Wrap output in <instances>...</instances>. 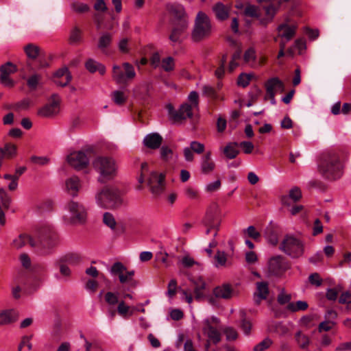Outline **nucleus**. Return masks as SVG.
I'll return each mask as SVG.
<instances>
[{"instance_id":"f257e3e1","label":"nucleus","mask_w":351,"mask_h":351,"mask_svg":"<svg viewBox=\"0 0 351 351\" xmlns=\"http://www.w3.org/2000/svg\"><path fill=\"white\" fill-rule=\"evenodd\" d=\"M343 162L338 154L327 152L322 154L319 163V171L326 178L336 180L343 174Z\"/></svg>"},{"instance_id":"f03ea898","label":"nucleus","mask_w":351,"mask_h":351,"mask_svg":"<svg viewBox=\"0 0 351 351\" xmlns=\"http://www.w3.org/2000/svg\"><path fill=\"white\" fill-rule=\"evenodd\" d=\"M94 169L99 174L98 182L105 183L117 175V165L110 157L98 156L93 162Z\"/></svg>"},{"instance_id":"7ed1b4c3","label":"nucleus","mask_w":351,"mask_h":351,"mask_svg":"<svg viewBox=\"0 0 351 351\" xmlns=\"http://www.w3.org/2000/svg\"><path fill=\"white\" fill-rule=\"evenodd\" d=\"M212 34V24L208 16L200 11L197 14L191 32V39L199 42L208 38Z\"/></svg>"},{"instance_id":"20e7f679","label":"nucleus","mask_w":351,"mask_h":351,"mask_svg":"<svg viewBox=\"0 0 351 351\" xmlns=\"http://www.w3.org/2000/svg\"><path fill=\"white\" fill-rule=\"evenodd\" d=\"M97 204L105 208H114L121 204L119 190L115 186H106L95 195Z\"/></svg>"},{"instance_id":"39448f33","label":"nucleus","mask_w":351,"mask_h":351,"mask_svg":"<svg viewBox=\"0 0 351 351\" xmlns=\"http://www.w3.org/2000/svg\"><path fill=\"white\" fill-rule=\"evenodd\" d=\"M280 249L292 258H299L304 254V243L299 239L287 235L282 240Z\"/></svg>"},{"instance_id":"423d86ee","label":"nucleus","mask_w":351,"mask_h":351,"mask_svg":"<svg viewBox=\"0 0 351 351\" xmlns=\"http://www.w3.org/2000/svg\"><path fill=\"white\" fill-rule=\"evenodd\" d=\"M69 215L64 216L65 220L72 224L84 223L86 219V210L84 206L74 201H70L65 207Z\"/></svg>"},{"instance_id":"0eeeda50","label":"nucleus","mask_w":351,"mask_h":351,"mask_svg":"<svg viewBox=\"0 0 351 351\" xmlns=\"http://www.w3.org/2000/svg\"><path fill=\"white\" fill-rule=\"evenodd\" d=\"M135 76L134 68L128 62L123 63L122 66L114 65L112 67V77L118 84H126Z\"/></svg>"},{"instance_id":"6e6552de","label":"nucleus","mask_w":351,"mask_h":351,"mask_svg":"<svg viewBox=\"0 0 351 351\" xmlns=\"http://www.w3.org/2000/svg\"><path fill=\"white\" fill-rule=\"evenodd\" d=\"M199 110L195 109L189 103L186 102L180 105L178 110H175L172 106H168V112L170 119L175 123H182L187 119L191 120L195 114Z\"/></svg>"},{"instance_id":"1a4fd4ad","label":"nucleus","mask_w":351,"mask_h":351,"mask_svg":"<svg viewBox=\"0 0 351 351\" xmlns=\"http://www.w3.org/2000/svg\"><path fill=\"white\" fill-rule=\"evenodd\" d=\"M59 241L58 233L51 228H47L42 232L39 244L36 248L40 249L42 253H46L47 250L55 246Z\"/></svg>"},{"instance_id":"9d476101","label":"nucleus","mask_w":351,"mask_h":351,"mask_svg":"<svg viewBox=\"0 0 351 351\" xmlns=\"http://www.w3.org/2000/svg\"><path fill=\"white\" fill-rule=\"evenodd\" d=\"M221 221V210L217 204H213L207 210L204 223L205 226L210 228H217L219 229Z\"/></svg>"},{"instance_id":"9b49d317","label":"nucleus","mask_w":351,"mask_h":351,"mask_svg":"<svg viewBox=\"0 0 351 351\" xmlns=\"http://www.w3.org/2000/svg\"><path fill=\"white\" fill-rule=\"evenodd\" d=\"M110 272L112 275L118 276L121 284L132 280V277L134 275V270L128 271L126 267L121 262L114 263L112 265Z\"/></svg>"},{"instance_id":"f8f14e48","label":"nucleus","mask_w":351,"mask_h":351,"mask_svg":"<svg viewBox=\"0 0 351 351\" xmlns=\"http://www.w3.org/2000/svg\"><path fill=\"white\" fill-rule=\"evenodd\" d=\"M289 268L288 263L282 256H275L271 257L268 262V269L269 272L275 276L280 275Z\"/></svg>"},{"instance_id":"ddd939ff","label":"nucleus","mask_w":351,"mask_h":351,"mask_svg":"<svg viewBox=\"0 0 351 351\" xmlns=\"http://www.w3.org/2000/svg\"><path fill=\"white\" fill-rule=\"evenodd\" d=\"M173 25L169 38L173 45L181 43L183 40L182 36L188 29L189 21L182 20L179 23H173Z\"/></svg>"},{"instance_id":"4468645a","label":"nucleus","mask_w":351,"mask_h":351,"mask_svg":"<svg viewBox=\"0 0 351 351\" xmlns=\"http://www.w3.org/2000/svg\"><path fill=\"white\" fill-rule=\"evenodd\" d=\"M147 184L152 193L158 195L164 190L165 176L162 173L158 174L157 172L153 171L149 174Z\"/></svg>"},{"instance_id":"2eb2a0df","label":"nucleus","mask_w":351,"mask_h":351,"mask_svg":"<svg viewBox=\"0 0 351 351\" xmlns=\"http://www.w3.org/2000/svg\"><path fill=\"white\" fill-rule=\"evenodd\" d=\"M68 163L75 169H82L88 165L89 160L86 154L82 152H74L67 156Z\"/></svg>"},{"instance_id":"dca6fc26","label":"nucleus","mask_w":351,"mask_h":351,"mask_svg":"<svg viewBox=\"0 0 351 351\" xmlns=\"http://www.w3.org/2000/svg\"><path fill=\"white\" fill-rule=\"evenodd\" d=\"M59 104V96L56 94L52 95L49 103L40 108L38 114L43 117H49L56 114L58 112Z\"/></svg>"},{"instance_id":"f3484780","label":"nucleus","mask_w":351,"mask_h":351,"mask_svg":"<svg viewBox=\"0 0 351 351\" xmlns=\"http://www.w3.org/2000/svg\"><path fill=\"white\" fill-rule=\"evenodd\" d=\"M267 95L271 99V102L275 104V95L276 90L281 93L285 90V85L278 77L269 78L265 84Z\"/></svg>"},{"instance_id":"a211bd4d","label":"nucleus","mask_w":351,"mask_h":351,"mask_svg":"<svg viewBox=\"0 0 351 351\" xmlns=\"http://www.w3.org/2000/svg\"><path fill=\"white\" fill-rule=\"evenodd\" d=\"M280 227L272 221L265 228L264 235L267 241L272 245H276L278 243V237L281 234Z\"/></svg>"},{"instance_id":"6ab92c4d","label":"nucleus","mask_w":351,"mask_h":351,"mask_svg":"<svg viewBox=\"0 0 351 351\" xmlns=\"http://www.w3.org/2000/svg\"><path fill=\"white\" fill-rule=\"evenodd\" d=\"M215 163L212 159L211 151H208L202 156L200 160V170L202 173L208 175L211 173L215 169Z\"/></svg>"},{"instance_id":"aec40b11","label":"nucleus","mask_w":351,"mask_h":351,"mask_svg":"<svg viewBox=\"0 0 351 351\" xmlns=\"http://www.w3.org/2000/svg\"><path fill=\"white\" fill-rule=\"evenodd\" d=\"M302 197V192L300 188L295 186L292 188L288 195H283L281 197V203L283 206H291Z\"/></svg>"},{"instance_id":"412c9836","label":"nucleus","mask_w":351,"mask_h":351,"mask_svg":"<svg viewBox=\"0 0 351 351\" xmlns=\"http://www.w3.org/2000/svg\"><path fill=\"white\" fill-rule=\"evenodd\" d=\"M202 330L206 335L213 343L217 344L221 341V334L219 330L214 326H210L208 321L203 322Z\"/></svg>"},{"instance_id":"4be33fe9","label":"nucleus","mask_w":351,"mask_h":351,"mask_svg":"<svg viewBox=\"0 0 351 351\" xmlns=\"http://www.w3.org/2000/svg\"><path fill=\"white\" fill-rule=\"evenodd\" d=\"M29 243L32 247H36L37 243L35 242L28 234H21L13 239L11 245L13 248L19 250Z\"/></svg>"},{"instance_id":"5701e85b","label":"nucleus","mask_w":351,"mask_h":351,"mask_svg":"<svg viewBox=\"0 0 351 351\" xmlns=\"http://www.w3.org/2000/svg\"><path fill=\"white\" fill-rule=\"evenodd\" d=\"M143 143L147 148L156 149L160 147L162 137L158 133H151L145 136Z\"/></svg>"},{"instance_id":"b1692460","label":"nucleus","mask_w":351,"mask_h":351,"mask_svg":"<svg viewBox=\"0 0 351 351\" xmlns=\"http://www.w3.org/2000/svg\"><path fill=\"white\" fill-rule=\"evenodd\" d=\"M269 295V285L267 282H256V291L254 298L256 304H259L261 301L267 299Z\"/></svg>"},{"instance_id":"393cba45","label":"nucleus","mask_w":351,"mask_h":351,"mask_svg":"<svg viewBox=\"0 0 351 351\" xmlns=\"http://www.w3.org/2000/svg\"><path fill=\"white\" fill-rule=\"evenodd\" d=\"M277 30L278 32V36L285 39L286 42L290 40L295 35L296 26L294 25H288L283 23L280 25Z\"/></svg>"},{"instance_id":"a878e982","label":"nucleus","mask_w":351,"mask_h":351,"mask_svg":"<svg viewBox=\"0 0 351 351\" xmlns=\"http://www.w3.org/2000/svg\"><path fill=\"white\" fill-rule=\"evenodd\" d=\"M233 289L229 284H223L213 289V294L217 298L228 300L232 296Z\"/></svg>"},{"instance_id":"bb28decb","label":"nucleus","mask_w":351,"mask_h":351,"mask_svg":"<svg viewBox=\"0 0 351 351\" xmlns=\"http://www.w3.org/2000/svg\"><path fill=\"white\" fill-rule=\"evenodd\" d=\"M55 83L60 86H66L71 80V75L66 67H63L58 70L55 73Z\"/></svg>"},{"instance_id":"cd10ccee","label":"nucleus","mask_w":351,"mask_h":351,"mask_svg":"<svg viewBox=\"0 0 351 351\" xmlns=\"http://www.w3.org/2000/svg\"><path fill=\"white\" fill-rule=\"evenodd\" d=\"M81 187L80 180L77 176H72L65 182L66 192L71 196H76Z\"/></svg>"},{"instance_id":"c85d7f7f","label":"nucleus","mask_w":351,"mask_h":351,"mask_svg":"<svg viewBox=\"0 0 351 351\" xmlns=\"http://www.w3.org/2000/svg\"><path fill=\"white\" fill-rule=\"evenodd\" d=\"M194 285V293L195 300H198L204 297V290L206 289V282L202 277L191 279Z\"/></svg>"},{"instance_id":"c756f323","label":"nucleus","mask_w":351,"mask_h":351,"mask_svg":"<svg viewBox=\"0 0 351 351\" xmlns=\"http://www.w3.org/2000/svg\"><path fill=\"white\" fill-rule=\"evenodd\" d=\"M85 68L90 73H94L96 71H98L101 75H103L106 73L105 66L92 58H89L85 62Z\"/></svg>"},{"instance_id":"7c9ffc66","label":"nucleus","mask_w":351,"mask_h":351,"mask_svg":"<svg viewBox=\"0 0 351 351\" xmlns=\"http://www.w3.org/2000/svg\"><path fill=\"white\" fill-rule=\"evenodd\" d=\"M214 258L216 267H227L232 265V262L228 259V254L223 251L218 250Z\"/></svg>"},{"instance_id":"2f4dec72","label":"nucleus","mask_w":351,"mask_h":351,"mask_svg":"<svg viewBox=\"0 0 351 351\" xmlns=\"http://www.w3.org/2000/svg\"><path fill=\"white\" fill-rule=\"evenodd\" d=\"M216 18L219 21H224L229 16V10L222 3H217L213 8Z\"/></svg>"},{"instance_id":"473e14b6","label":"nucleus","mask_w":351,"mask_h":351,"mask_svg":"<svg viewBox=\"0 0 351 351\" xmlns=\"http://www.w3.org/2000/svg\"><path fill=\"white\" fill-rule=\"evenodd\" d=\"M17 319V313L13 310L0 312V325L8 324Z\"/></svg>"},{"instance_id":"72a5a7b5","label":"nucleus","mask_w":351,"mask_h":351,"mask_svg":"<svg viewBox=\"0 0 351 351\" xmlns=\"http://www.w3.org/2000/svg\"><path fill=\"white\" fill-rule=\"evenodd\" d=\"M238 144L237 143H228L223 149V154L228 159H234L239 154V151L237 149Z\"/></svg>"},{"instance_id":"f704fd0d","label":"nucleus","mask_w":351,"mask_h":351,"mask_svg":"<svg viewBox=\"0 0 351 351\" xmlns=\"http://www.w3.org/2000/svg\"><path fill=\"white\" fill-rule=\"evenodd\" d=\"M308 304L306 301L298 300L296 302H291L287 304V309L291 312H298L306 311Z\"/></svg>"},{"instance_id":"c9c22d12","label":"nucleus","mask_w":351,"mask_h":351,"mask_svg":"<svg viewBox=\"0 0 351 351\" xmlns=\"http://www.w3.org/2000/svg\"><path fill=\"white\" fill-rule=\"evenodd\" d=\"M171 11L175 17L173 23H179L182 20L189 21L185 10L182 7H173Z\"/></svg>"},{"instance_id":"e433bc0d","label":"nucleus","mask_w":351,"mask_h":351,"mask_svg":"<svg viewBox=\"0 0 351 351\" xmlns=\"http://www.w3.org/2000/svg\"><path fill=\"white\" fill-rule=\"evenodd\" d=\"M295 338L300 348L306 349L309 346L310 339L308 337L303 334L301 331H298L295 333Z\"/></svg>"},{"instance_id":"4c0bfd02","label":"nucleus","mask_w":351,"mask_h":351,"mask_svg":"<svg viewBox=\"0 0 351 351\" xmlns=\"http://www.w3.org/2000/svg\"><path fill=\"white\" fill-rule=\"evenodd\" d=\"M0 199L1 202V208L8 210L12 204L11 196L5 191L3 188H0Z\"/></svg>"},{"instance_id":"58836bf2","label":"nucleus","mask_w":351,"mask_h":351,"mask_svg":"<svg viewBox=\"0 0 351 351\" xmlns=\"http://www.w3.org/2000/svg\"><path fill=\"white\" fill-rule=\"evenodd\" d=\"M24 51L29 58L34 60L38 56L40 48L34 44L29 43L24 47Z\"/></svg>"},{"instance_id":"ea45409f","label":"nucleus","mask_w":351,"mask_h":351,"mask_svg":"<svg viewBox=\"0 0 351 351\" xmlns=\"http://www.w3.org/2000/svg\"><path fill=\"white\" fill-rule=\"evenodd\" d=\"M112 42V35L110 33H104L99 38L98 48L102 51L108 47Z\"/></svg>"},{"instance_id":"a19ab883","label":"nucleus","mask_w":351,"mask_h":351,"mask_svg":"<svg viewBox=\"0 0 351 351\" xmlns=\"http://www.w3.org/2000/svg\"><path fill=\"white\" fill-rule=\"evenodd\" d=\"M81 260L79 254L76 253H69L65 254L60 258L61 263H64L68 265H76L80 263Z\"/></svg>"},{"instance_id":"79ce46f5","label":"nucleus","mask_w":351,"mask_h":351,"mask_svg":"<svg viewBox=\"0 0 351 351\" xmlns=\"http://www.w3.org/2000/svg\"><path fill=\"white\" fill-rule=\"evenodd\" d=\"M130 307L127 305L123 300L119 302L117 306V313L123 318H128L133 314L132 311H130Z\"/></svg>"},{"instance_id":"37998d69","label":"nucleus","mask_w":351,"mask_h":351,"mask_svg":"<svg viewBox=\"0 0 351 351\" xmlns=\"http://www.w3.org/2000/svg\"><path fill=\"white\" fill-rule=\"evenodd\" d=\"M244 237H248L255 241L261 237V233L257 231L254 226H250L242 230Z\"/></svg>"},{"instance_id":"c03bdc74","label":"nucleus","mask_w":351,"mask_h":351,"mask_svg":"<svg viewBox=\"0 0 351 351\" xmlns=\"http://www.w3.org/2000/svg\"><path fill=\"white\" fill-rule=\"evenodd\" d=\"M94 21L97 29H112L113 28L112 25H108L104 23V16L101 14H96L94 16Z\"/></svg>"},{"instance_id":"a18cd8bd","label":"nucleus","mask_w":351,"mask_h":351,"mask_svg":"<svg viewBox=\"0 0 351 351\" xmlns=\"http://www.w3.org/2000/svg\"><path fill=\"white\" fill-rule=\"evenodd\" d=\"M81 40L82 31L77 27H74L70 32L69 43L74 45L80 43Z\"/></svg>"},{"instance_id":"49530a36","label":"nucleus","mask_w":351,"mask_h":351,"mask_svg":"<svg viewBox=\"0 0 351 351\" xmlns=\"http://www.w3.org/2000/svg\"><path fill=\"white\" fill-rule=\"evenodd\" d=\"M112 101L119 106L123 105L127 99L124 93L120 90H115L111 94Z\"/></svg>"},{"instance_id":"de8ad7c7","label":"nucleus","mask_w":351,"mask_h":351,"mask_svg":"<svg viewBox=\"0 0 351 351\" xmlns=\"http://www.w3.org/2000/svg\"><path fill=\"white\" fill-rule=\"evenodd\" d=\"M259 9L254 5L249 4L244 9V14L247 16L258 18L260 16Z\"/></svg>"},{"instance_id":"09e8293b","label":"nucleus","mask_w":351,"mask_h":351,"mask_svg":"<svg viewBox=\"0 0 351 351\" xmlns=\"http://www.w3.org/2000/svg\"><path fill=\"white\" fill-rule=\"evenodd\" d=\"M16 71V67L10 62H8L0 67L1 75L9 76Z\"/></svg>"},{"instance_id":"8fccbe9b","label":"nucleus","mask_w":351,"mask_h":351,"mask_svg":"<svg viewBox=\"0 0 351 351\" xmlns=\"http://www.w3.org/2000/svg\"><path fill=\"white\" fill-rule=\"evenodd\" d=\"M41 78L40 75L35 73L27 80V85L30 89L36 90Z\"/></svg>"},{"instance_id":"3c124183","label":"nucleus","mask_w":351,"mask_h":351,"mask_svg":"<svg viewBox=\"0 0 351 351\" xmlns=\"http://www.w3.org/2000/svg\"><path fill=\"white\" fill-rule=\"evenodd\" d=\"M161 66L165 71H171L174 69V60L172 57H167L161 61Z\"/></svg>"},{"instance_id":"603ef678","label":"nucleus","mask_w":351,"mask_h":351,"mask_svg":"<svg viewBox=\"0 0 351 351\" xmlns=\"http://www.w3.org/2000/svg\"><path fill=\"white\" fill-rule=\"evenodd\" d=\"M3 151L5 158H12L16 154V147L14 145L7 144L3 148H0Z\"/></svg>"},{"instance_id":"864d4df0","label":"nucleus","mask_w":351,"mask_h":351,"mask_svg":"<svg viewBox=\"0 0 351 351\" xmlns=\"http://www.w3.org/2000/svg\"><path fill=\"white\" fill-rule=\"evenodd\" d=\"M265 10L267 19L261 20V23L262 24H266L267 21H271L276 13V8L273 5H269L268 6L265 7Z\"/></svg>"},{"instance_id":"5fc2aeb1","label":"nucleus","mask_w":351,"mask_h":351,"mask_svg":"<svg viewBox=\"0 0 351 351\" xmlns=\"http://www.w3.org/2000/svg\"><path fill=\"white\" fill-rule=\"evenodd\" d=\"M105 301L111 306L119 304L118 293L108 291L105 294Z\"/></svg>"},{"instance_id":"6e6d98bb","label":"nucleus","mask_w":351,"mask_h":351,"mask_svg":"<svg viewBox=\"0 0 351 351\" xmlns=\"http://www.w3.org/2000/svg\"><path fill=\"white\" fill-rule=\"evenodd\" d=\"M104 223L111 229H114L116 221L113 215L110 213H105L103 216Z\"/></svg>"},{"instance_id":"4d7b16f0","label":"nucleus","mask_w":351,"mask_h":351,"mask_svg":"<svg viewBox=\"0 0 351 351\" xmlns=\"http://www.w3.org/2000/svg\"><path fill=\"white\" fill-rule=\"evenodd\" d=\"M272 344V341L269 338H265L261 342L254 347V351H264L269 348Z\"/></svg>"},{"instance_id":"13d9d810","label":"nucleus","mask_w":351,"mask_h":351,"mask_svg":"<svg viewBox=\"0 0 351 351\" xmlns=\"http://www.w3.org/2000/svg\"><path fill=\"white\" fill-rule=\"evenodd\" d=\"M188 100L190 102L189 105L199 110V95L196 91H191L189 93Z\"/></svg>"},{"instance_id":"bf43d9fd","label":"nucleus","mask_w":351,"mask_h":351,"mask_svg":"<svg viewBox=\"0 0 351 351\" xmlns=\"http://www.w3.org/2000/svg\"><path fill=\"white\" fill-rule=\"evenodd\" d=\"M335 322L332 320H325L321 322L318 326V331L322 332L323 331H329L335 325Z\"/></svg>"},{"instance_id":"052dcab7","label":"nucleus","mask_w":351,"mask_h":351,"mask_svg":"<svg viewBox=\"0 0 351 351\" xmlns=\"http://www.w3.org/2000/svg\"><path fill=\"white\" fill-rule=\"evenodd\" d=\"M190 147L193 150V152H195L197 154H202L205 149L204 145L203 143H202L199 141H193L191 142Z\"/></svg>"},{"instance_id":"680f3d73","label":"nucleus","mask_w":351,"mask_h":351,"mask_svg":"<svg viewBox=\"0 0 351 351\" xmlns=\"http://www.w3.org/2000/svg\"><path fill=\"white\" fill-rule=\"evenodd\" d=\"M32 101L29 98H25L15 104V109L17 110H27L32 105Z\"/></svg>"},{"instance_id":"e2e57ef3","label":"nucleus","mask_w":351,"mask_h":351,"mask_svg":"<svg viewBox=\"0 0 351 351\" xmlns=\"http://www.w3.org/2000/svg\"><path fill=\"white\" fill-rule=\"evenodd\" d=\"M251 80V75L245 73H241L239 75L237 84L239 86H242L243 88L247 86Z\"/></svg>"},{"instance_id":"0e129e2a","label":"nucleus","mask_w":351,"mask_h":351,"mask_svg":"<svg viewBox=\"0 0 351 351\" xmlns=\"http://www.w3.org/2000/svg\"><path fill=\"white\" fill-rule=\"evenodd\" d=\"M72 9L78 13H84L88 11L89 7L87 4L75 2L72 4Z\"/></svg>"},{"instance_id":"69168bd1","label":"nucleus","mask_w":351,"mask_h":351,"mask_svg":"<svg viewBox=\"0 0 351 351\" xmlns=\"http://www.w3.org/2000/svg\"><path fill=\"white\" fill-rule=\"evenodd\" d=\"M184 194L187 198L191 199H197L199 197L198 191L191 186H187L184 189Z\"/></svg>"},{"instance_id":"338daca9","label":"nucleus","mask_w":351,"mask_h":351,"mask_svg":"<svg viewBox=\"0 0 351 351\" xmlns=\"http://www.w3.org/2000/svg\"><path fill=\"white\" fill-rule=\"evenodd\" d=\"M31 161L38 165H46L49 162V158L46 156H33L30 158Z\"/></svg>"},{"instance_id":"774afa93","label":"nucleus","mask_w":351,"mask_h":351,"mask_svg":"<svg viewBox=\"0 0 351 351\" xmlns=\"http://www.w3.org/2000/svg\"><path fill=\"white\" fill-rule=\"evenodd\" d=\"M176 289H177V281L176 279H171L169 284L167 287V295L169 298H173L176 293Z\"/></svg>"}]
</instances>
